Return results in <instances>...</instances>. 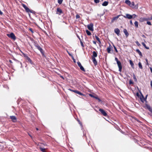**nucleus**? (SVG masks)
<instances>
[{
    "instance_id": "f257e3e1",
    "label": "nucleus",
    "mask_w": 152,
    "mask_h": 152,
    "mask_svg": "<svg viewBox=\"0 0 152 152\" xmlns=\"http://www.w3.org/2000/svg\"><path fill=\"white\" fill-rule=\"evenodd\" d=\"M34 46L38 49L40 52L42 54V56L43 57H45V56L44 53V51L43 49L39 45L37 42L36 41L34 42Z\"/></svg>"
},
{
    "instance_id": "f03ea898",
    "label": "nucleus",
    "mask_w": 152,
    "mask_h": 152,
    "mask_svg": "<svg viewBox=\"0 0 152 152\" xmlns=\"http://www.w3.org/2000/svg\"><path fill=\"white\" fill-rule=\"evenodd\" d=\"M22 7L27 12H30L32 13L34 15H35L36 12L32 10H30L28 7H27L25 4H22Z\"/></svg>"
},
{
    "instance_id": "7ed1b4c3",
    "label": "nucleus",
    "mask_w": 152,
    "mask_h": 152,
    "mask_svg": "<svg viewBox=\"0 0 152 152\" xmlns=\"http://www.w3.org/2000/svg\"><path fill=\"white\" fill-rule=\"evenodd\" d=\"M20 51L23 53L24 57L25 58V59L26 60L27 62H29L32 65H34V63L31 60L28 56L26 54L23 53L21 51Z\"/></svg>"
},
{
    "instance_id": "20e7f679",
    "label": "nucleus",
    "mask_w": 152,
    "mask_h": 152,
    "mask_svg": "<svg viewBox=\"0 0 152 152\" xmlns=\"http://www.w3.org/2000/svg\"><path fill=\"white\" fill-rule=\"evenodd\" d=\"M115 60L117 62V63L119 68V71L121 72L122 69V66L121 62L120 61H118V58L117 57H115Z\"/></svg>"
},
{
    "instance_id": "39448f33",
    "label": "nucleus",
    "mask_w": 152,
    "mask_h": 152,
    "mask_svg": "<svg viewBox=\"0 0 152 152\" xmlns=\"http://www.w3.org/2000/svg\"><path fill=\"white\" fill-rule=\"evenodd\" d=\"M145 102V105L144 106V107L145 109H147L149 110L151 112H152V108L151 107L150 105L148 104V102L147 100L144 101Z\"/></svg>"
},
{
    "instance_id": "423d86ee",
    "label": "nucleus",
    "mask_w": 152,
    "mask_h": 152,
    "mask_svg": "<svg viewBox=\"0 0 152 152\" xmlns=\"http://www.w3.org/2000/svg\"><path fill=\"white\" fill-rule=\"evenodd\" d=\"M7 35L9 37L11 38L13 40H15L16 39V37L15 35L12 32H11L10 34H7Z\"/></svg>"
},
{
    "instance_id": "0eeeda50",
    "label": "nucleus",
    "mask_w": 152,
    "mask_h": 152,
    "mask_svg": "<svg viewBox=\"0 0 152 152\" xmlns=\"http://www.w3.org/2000/svg\"><path fill=\"white\" fill-rule=\"evenodd\" d=\"M87 28L88 29L91 31H93V24L92 23H91L89 24H88L87 26Z\"/></svg>"
},
{
    "instance_id": "6e6552de",
    "label": "nucleus",
    "mask_w": 152,
    "mask_h": 152,
    "mask_svg": "<svg viewBox=\"0 0 152 152\" xmlns=\"http://www.w3.org/2000/svg\"><path fill=\"white\" fill-rule=\"evenodd\" d=\"M99 111L103 115L105 116H107V113L103 109H99Z\"/></svg>"
},
{
    "instance_id": "1a4fd4ad",
    "label": "nucleus",
    "mask_w": 152,
    "mask_h": 152,
    "mask_svg": "<svg viewBox=\"0 0 152 152\" xmlns=\"http://www.w3.org/2000/svg\"><path fill=\"white\" fill-rule=\"evenodd\" d=\"M122 16L125 18H128L129 19H131L132 18V15H131L129 14H126V15H123Z\"/></svg>"
},
{
    "instance_id": "9d476101",
    "label": "nucleus",
    "mask_w": 152,
    "mask_h": 152,
    "mask_svg": "<svg viewBox=\"0 0 152 152\" xmlns=\"http://www.w3.org/2000/svg\"><path fill=\"white\" fill-rule=\"evenodd\" d=\"M77 64H78V66L80 67V69L83 71L85 72V70L83 67V66L81 65V64L79 61H78L77 62Z\"/></svg>"
},
{
    "instance_id": "9b49d317",
    "label": "nucleus",
    "mask_w": 152,
    "mask_h": 152,
    "mask_svg": "<svg viewBox=\"0 0 152 152\" xmlns=\"http://www.w3.org/2000/svg\"><path fill=\"white\" fill-rule=\"evenodd\" d=\"M63 13L62 10L60 8H57L56 14H58L59 15H60Z\"/></svg>"
},
{
    "instance_id": "f8f14e48",
    "label": "nucleus",
    "mask_w": 152,
    "mask_h": 152,
    "mask_svg": "<svg viewBox=\"0 0 152 152\" xmlns=\"http://www.w3.org/2000/svg\"><path fill=\"white\" fill-rule=\"evenodd\" d=\"M10 118L14 122H15L17 120L16 117L14 115L10 116Z\"/></svg>"
},
{
    "instance_id": "ddd939ff",
    "label": "nucleus",
    "mask_w": 152,
    "mask_h": 152,
    "mask_svg": "<svg viewBox=\"0 0 152 152\" xmlns=\"http://www.w3.org/2000/svg\"><path fill=\"white\" fill-rule=\"evenodd\" d=\"M141 94V95L140 96L139 98L140 99L141 101L143 103V99H144V96L143 95L141 92H140Z\"/></svg>"
},
{
    "instance_id": "4468645a",
    "label": "nucleus",
    "mask_w": 152,
    "mask_h": 152,
    "mask_svg": "<svg viewBox=\"0 0 152 152\" xmlns=\"http://www.w3.org/2000/svg\"><path fill=\"white\" fill-rule=\"evenodd\" d=\"M115 32L118 35L120 34V31L118 28H115L114 29Z\"/></svg>"
},
{
    "instance_id": "2eb2a0df",
    "label": "nucleus",
    "mask_w": 152,
    "mask_h": 152,
    "mask_svg": "<svg viewBox=\"0 0 152 152\" xmlns=\"http://www.w3.org/2000/svg\"><path fill=\"white\" fill-rule=\"evenodd\" d=\"M74 92L78 94L81 95V96H85V95L84 94H83V93H82L80 92L77 91V90H76L74 91Z\"/></svg>"
},
{
    "instance_id": "dca6fc26",
    "label": "nucleus",
    "mask_w": 152,
    "mask_h": 152,
    "mask_svg": "<svg viewBox=\"0 0 152 152\" xmlns=\"http://www.w3.org/2000/svg\"><path fill=\"white\" fill-rule=\"evenodd\" d=\"M97 56V53L95 51L93 52V55L91 56L92 58H95Z\"/></svg>"
},
{
    "instance_id": "f3484780",
    "label": "nucleus",
    "mask_w": 152,
    "mask_h": 152,
    "mask_svg": "<svg viewBox=\"0 0 152 152\" xmlns=\"http://www.w3.org/2000/svg\"><path fill=\"white\" fill-rule=\"evenodd\" d=\"M93 62L94 65H96L97 64V62L95 58H92Z\"/></svg>"
},
{
    "instance_id": "a211bd4d",
    "label": "nucleus",
    "mask_w": 152,
    "mask_h": 152,
    "mask_svg": "<svg viewBox=\"0 0 152 152\" xmlns=\"http://www.w3.org/2000/svg\"><path fill=\"white\" fill-rule=\"evenodd\" d=\"M123 31L124 34H125V35L126 37H128L129 36V34L128 33V32L127 30L126 29H124L123 30Z\"/></svg>"
},
{
    "instance_id": "6ab92c4d",
    "label": "nucleus",
    "mask_w": 152,
    "mask_h": 152,
    "mask_svg": "<svg viewBox=\"0 0 152 152\" xmlns=\"http://www.w3.org/2000/svg\"><path fill=\"white\" fill-rule=\"evenodd\" d=\"M136 51L140 55V56H142V53L139 49H137L136 50Z\"/></svg>"
},
{
    "instance_id": "aec40b11",
    "label": "nucleus",
    "mask_w": 152,
    "mask_h": 152,
    "mask_svg": "<svg viewBox=\"0 0 152 152\" xmlns=\"http://www.w3.org/2000/svg\"><path fill=\"white\" fill-rule=\"evenodd\" d=\"M145 18L141 17L140 18L139 20L140 22H142L145 21Z\"/></svg>"
},
{
    "instance_id": "412c9836",
    "label": "nucleus",
    "mask_w": 152,
    "mask_h": 152,
    "mask_svg": "<svg viewBox=\"0 0 152 152\" xmlns=\"http://www.w3.org/2000/svg\"><path fill=\"white\" fill-rule=\"evenodd\" d=\"M108 2L107 1H104L102 4V5L104 6H106L108 5Z\"/></svg>"
},
{
    "instance_id": "4be33fe9",
    "label": "nucleus",
    "mask_w": 152,
    "mask_h": 152,
    "mask_svg": "<svg viewBox=\"0 0 152 152\" xmlns=\"http://www.w3.org/2000/svg\"><path fill=\"white\" fill-rule=\"evenodd\" d=\"M129 63H130V64L131 65L132 67L133 68H134V64L133 62H132V60H129Z\"/></svg>"
},
{
    "instance_id": "5701e85b",
    "label": "nucleus",
    "mask_w": 152,
    "mask_h": 152,
    "mask_svg": "<svg viewBox=\"0 0 152 152\" xmlns=\"http://www.w3.org/2000/svg\"><path fill=\"white\" fill-rule=\"evenodd\" d=\"M125 3L129 6L131 5V2L129 0H126L125 1Z\"/></svg>"
},
{
    "instance_id": "b1692460",
    "label": "nucleus",
    "mask_w": 152,
    "mask_h": 152,
    "mask_svg": "<svg viewBox=\"0 0 152 152\" xmlns=\"http://www.w3.org/2000/svg\"><path fill=\"white\" fill-rule=\"evenodd\" d=\"M95 37L96 39V40H97V41L99 42V44H101V42L100 41V40L99 38L96 35H95Z\"/></svg>"
},
{
    "instance_id": "393cba45",
    "label": "nucleus",
    "mask_w": 152,
    "mask_h": 152,
    "mask_svg": "<svg viewBox=\"0 0 152 152\" xmlns=\"http://www.w3.org/2000/svg\"><path fill=\"white\" fill-rule=\"evenodd\" d=\"M142 44L145 48H146L147 49H149V47H147L146 46L145 44V43L144 42H142Z\"/></svg>"
},
{
    "instance_id": "a878e982",
    "label": "nucleus",
    "mask_w": 152,
    "mask_h": 152,
    "mask_svg": "<svg viewBox=\"0 0 152 152\" xmlns=\"http://www.w3.org/2000/svg\"><path fill=\"white\" fill-rule=\"evenodd\" d=\"M39 149L42 152H46V151L45 150V148H43L42 147H40Z\"/></svg>"
},
{
    "instance_id": "bb28decb",
    "label": "nucleus",
    "mask_w": 152,
    "mask_h": 152,
    "mask_svg": "<svg viewBox=\"0 0 152 152\" xmlns=\"http://www.w3.org/2000/svg\"><path fill=\"white\" fill-rule=\"evenodd\" d=\"M134 24L136 28H137L138 27V23L137 21H135L134 23Z\"/></svg>"
},
{
    "instance_id": "cd10ccee",
    "label": "nucleus",
    "mask_w": 152,
    "mask_h": 152,
    "mask_svg": "<svg viewBox=\"0 0 152 152\" xmlns=\"http://www.w3.org/2000/svg\"><path fill=\"white\" fill-rule=\"evenodd\" d=\"M86 33L89 36V35H91V32L89 31H88V30L87 29L86 30Z\"/></svg>"
},
{
    "instance_id": "c85d7f7f",
    "label": "nucleus",
    "mask_w": 152,
    "mask_h": 152,
    "mask_svg": "<svg viewBox=\"0 0 152 152\" xmlns=\"http://www.w3.org/2000/svg\"><path fill=\"white\" fill-rule=\"evenodd\" d=\"M138 65H139V67L140 68V69H142V64H141V63L140 62H139L138 63Z\"/></svg>"
},
{
    "instance_id": "c756f323",
    "label": "nucleus",
    "mask_w": 152,
    "mask_h": 152,
    "mask_svg": "<svg viewBox=\"0 0 152 152\" xmlns=\"http://www.w3.org/2000/svg\"><path fill=\"white\" fill-rule=\"evenodd\" d=\"M107 50L108 53H110V51H111V48L110 47V46L107 48Z\"/></svg>"
},
{
    "instance_id": "7c9ffc66",
    "label": "nucleus",
    "mask_w": 152,
    "mask_h": 152,
    "mask_svg": "<svg viewBox=\"0 0 152 152\" xmlns=\"http://www.w3.org/2000/svg\"><path fill=\"white\" fill-rule=\"evenodd\" d=\"M133 118H134L135 120L138 123H141V122L140 121H139L137 118H136L135 117H133Z\"/></svg>"
},
{
    "instance_id": "2f4dec72",
    "label": "nucleus",
    "mask_w": 152,
    "mask_h": 152,
    "mask_svg": "<svg viewBox=\"0 0 152 152\" xmlns=\"http://www.w3.org/2000/svg\"><path fill=\"white\" fill-rule=\"evenodd\" d=\"M133 79H134V81L135 82H137V78L135 76V75L134 74L133 75Z\"/></svg>"
},
{
    "instance_id": "473e14b6",
    "label": "nucleus",
    "mask_w": 152,
    "mask_h": 152,
    "mask_svg": "<svg viewBox=\"0 0 152 152\" xmlns=\"http://www.w3.org/2000/svg\"><path fill=\"white\" fill-rule=\"evenodd\" d=\"M63 1V0H58V2L59 4H62Z\"/></svg>"
},
{
    "instance_id": "72a5a7b5",
    "label": "nucleus",
    "mask_w": 152,
    "mask_h": 152,
    "mask_svg": "<svg viewBox=\"0 0 152 152\" xmlns=\"http://www.w3.org/2000/svg\"><path fill=\"white\" fill-rule=\"evenodd\" d=\"M134 5V2H132L131 3V5H129L130 6L132 7Z\"/></svg>"
},
{
    "instance_id": "f704fd0d",
    "label": "nucleus",
    "mask_w": 152,
    "mask_h": 152,
    "mask_svg": "<svg viewBox=\"0 0 152 152\" xmlns=\"http://www.w3.org/2000/svg\"><path fill=\"white\" fill-rule=\"evenodd\" d=\"M132 18H134L137 16L135 14H133L132 15Z\"/></svg>"
},
{
    "instance_id": "c9c22d12",
    "label": "nucleus",
    "mask_w": 152,
    "mask_h": 152,
    "mask_svg": "<svg viewBox=\"0 0 152 152\" xmlns=\"http://www.w3.org/2000/svg\"><path fill=\"white\" fill-rule=\"evenodd\" d=\"M116 18H115V17H114L113 19H112V20H111V22H113L114 21L116 20Z\"/></svg>"
},
{
    "instance_id": "e433bc0d",
    "label": "nucleus",
    "mask_w": 152,
    "mask_h": 152,
    "mask_svg": "<svg viewBox=\"0 0 152 152\" xmlns=\"http://www.w3.org/2000/svg\"><path fill=\"white\" fill-rule=\"evenodd\" d=\"M95 3L97 4L99 2V0H94Z\"/></svg>"
},
{
    "instance_id": "4c0bfd02",
    "label": "nucleus",
    "mask_w": 152,
    "mask_h": 152,
    "mask_svg": "<svg viewBox=\"0 0 152 152\" xmlns=\"http://www.w3.org/2000/svg\"><path fill=\"white\" fill-rule=\"evenodd\" d=\"M147 24L151 26V22L150 21H147Z\"/></svg>"
},
{
    "instance_id": "58836bf2",
    "label": "nucleus",
    "mask_w": 152,
    "mask_h": 152,
    "mask_svg": "<svg viewBox=\"0 0 152 152\" xmlns=\"http://www.w3.org/2000/svg\"><path fill=\"white\" fill-rule=\"evenodd\" d=\"M80 43L81 44V45L83 47H84V45L83 43V42H82V40H80Z\"/></svg>"
},
{
    "instance_id": "ea45409f",
    "label": "nucleus",
    "mask_w": 152,
    "mask_h": 152,
    "mask_svg": "<svg viewBox=\"0 0 152 152\" xmlns=\"http://www.w3.org/2000/svg\"><path fill=\"white\" fill-rule=\"evenodd\" d=\"M147 96L148 95H147L145 97H144V99H143V102H144V101L147 100Z\"/></svg>"
},
{
    "instance_id": "a19ab883",
    "label": "nucleus",
    "mask_w": 152,
    "mask_h": 152,
    "mask_svg": "<svg viewBox=\"0 0 152 152\" xmlns=\"http://www.w3.org/2000/svg\"><path fill=\"white\" fill-rule=\"evenodd\" d=\"M151 17L150 18H145V21H147L148 20H151V19H150Z\"/></svg>"
},
{
    "instance_id": "79ce46f5",
    "label": "nucleus",
    "mask_w": 152,
    "mask_h": 152,
    "mask_svg": "<svg viewBox=\"0 0 152 152\" xmlns=\"http://www.w3.org/2000/svg\"><path fill=\"white\" fill-rule=\"evenodd\" d=\"M113 47H114V49L115 52L117 53L118 52V51L116 47L114 45H113Z\"/></svg>"
},
{
    "instance_id": "37998d69",
    "label": "nucleus",
    "mask_w": 152,
    "mask_h": 152,
    "mask_svg": "<svg viewBox=\"0 0 152 152\" xmlns=\"http://www.w3.org/2000/svg\"><path fill=\"white\" fill-rule=\"evenodd\" d=\"M135 43L138 46H139L140 45V44L139 43L138 41H136Z\"/></svg>"
},
{
    "instance_id": "c03bdc74",
    "label": "nucleus",
    "mask_w": 152,
    "mask_h": 152,
    "mask_svg": "<svg viewBox=\"0 0 152 152\" xmlns=\"http://www.w3.org/2000/svg\"><path fill=\"white\" fill-rule=\"evenodd\" d=\"M80 18V16L79 15L77 14L76 16V18L77 19Z\"/></svg>"
},
{
    "instance_id": "a18cd8bd",
    "label": "nucleus",
    "mask_w": 152,
    "mask_h": 152,
    "mask_svg": "<svg viewBox=\"0 0 152 152\" xmlns=\"http://www.w3.org/2000/svg\"><path fill=\"white\" fill-rule=\"evenodd\" d=\"M129 84H133V82L131 80L129 81Z\"/></svg>"
},
{
    "instance_id": "49530a36",
    "label": "nucleus",
    "mask_w": 152,
    "mask_h": 152,
    "mask_svg": "<svg viewBox=\"0 0 152 152\" xmlns=\"http://www.w3.org/2000/svg\"><path fill=\"white\" fill-rule=\"evenodd\" d=\"M89 96H90L91 97H93V98H94V96H95L94 95H93L92 94H89Z\"/></svg>"
},
{
    "instance_id": "de8ad7c7",
    "label": "nucleus",
    "mask_w": 152,
    "mask_h": 152,
    "mask_svg": "<svg viewBox=\"0 0 152 152\" xmlns=\"http://www.w3.org/2000/svg\"><path fill=\"white\" fill-rule=\"evenodd\" d=\"M145 60H146V64L148 65H149V63H148V59L147 58H146L145 59Z\"/></svg>"
},
{
    "instance_id": "09e8293b",
    "label": "nucleus",
    "mask_w": 152,
    "mask_h": 152,
    "mask_svg": "<svg viewBox=\"0 0 152 152\" xmlns=\"http://www.w3.org/2000/svg\"><path fill=\"white\" fill-rule=\"evenodd\" d=\"M29 30L32 33H33L34 32L33 31L32 28H30L29 29Z\"/></svg>"
},
{
    "instance_id": "8fccbe9b",
    "label": "nucleus",
    "mask_w": 152,
    "mask_h": 152,
    "mask_svg": "<svg viewBox=\"0 0 152 152\" xmlns=\"http://www.w3.org/2000/svg\"><path fill=\"white\" fill-rule=\"evenodd\" d=\"M130 24L132 26L133 25V24L132 23V20H130Z\"/></svg>"
},
{
    "instance_id": "3c124183",
    "label": "nucleus",
    "mask_w": 152,
    "mask_h": 152,
    "mask_svg": "<svg viewBox=\"0 0 152 152\" xmlns=\"http://www.w3.org/2000/svg\"><path fill=\"white\" fill-rule=\"evenodd\" d=\"M69 90L71 91H72V92H74V91H75V90H72L70 88H69L68 89Z\"/></svg>"
},
{
    "instance_id": "603ef678",
    "label": "nucleus",
    "mask_w": 152,
    "mask_h": 152,
    "mask_svg": "<svg viewBox=\"0 0 152 152\" xmlns=\"http://www.w3.org/2000/svg\"><path fill=\"white\" fill-rule=\"evenodd\" d=\"M136 95L138 97H139L140 95H139V93L138 92H137L136 94Z\"/></svg>"
},
{
    "instance_id": "864d4df0",
    "label": "nucleus",
    "mask_w": 152,
    "mask_h": 152,
    "mask_svg": "<svg viewBox=\"0 0 152 152\" xmlns=\"http://www.w3.org/2000/svg\"><path fill=\"white\" fill-rule=\"evenodd\" d=\"M79 121V124H80V126H82V123H81V122H80V121Z\"/></svg>"
},
{
    "instance_id": "5fc2aeb1",
    "label": "nucleus",
    "mask_w": 152,
    "mask_h": 152,
    "mask_svg": "<svg viewBox=\"0 0 152 152\" xmlns=\"http://www.w3.org/2000/svg\"><path fill=\"white\" fill-rule=\"evenodd\" d=\"M138 7V4H137L136 5H135V8L137 9Z\"/></svg>"
},
{
    "instance_id": "6e6d98bb",
    "label": "nucleus",
    "mask_w": 152,
    "mask_h": 152,
    "mask_svg": "<svg viewBox=\"0 0 152 152\" xmlns=\"http://www.w3.org/2000/svg\"><path fill=\"white\" fill-rule=\"evenodd\" d=\"M120 16V15H117V16L116 17H115V18H116V19H118V18Z\"/></svg>"
},
{
    "instance_id": "4d7b16f0",
    "label": "nucleus",
    "mask_w": 152,
    "mask_h": 152,
    "mask_svg": "<svg viewBox=\"0 0 152 152\" xmlns=\"http://www.w3.org/2000/svg\"><path fill=\"white\" fill-rule=\"evenodd\" d=\"M98 97V96H95L94 97V98H95L96 99H97V98Z\"/></svg>"
},
{
    "instance_id": "13d9d810",
    "label": "nucleus",
    "mask_w": 152,
    "mask_h": 152,
    "mask_svg": "<svg viewBox=\"0 0 152 152\" xmlns=\"http://www.w3.org/2000/svg\"><path fill=\"white\" fill-rule=\"evenodd\" d=\"M149 68L151 72L152 73V68L151 67H150Z\"/></svg>"
},
{
    "instance_id": "bf43d9fd",
    "label": "nucleus",
    "mask_w": 152,
    "mask_h": 152,
    "mask_svg": "<svg viewBox=\"0 0 152 152\" xmlns=\"http://www.w3.org/2000/svg\"><path fill=\"white\" fill-rule=\"evenodd\" d=\"M3 14V12L0 10V15H2Z\"/></svg>"
},
{
    "instance_id": "052dcab7",
    "label": "nucleus",
    "mask_w": 152,
    "mask_h": 152,
    "mask_svg": "<svg viewBox=\"0 0 152 152\" xmlns=\"http://www.w3.org/2000/svg\"><path fill=\"white\" fill-rule=\"evenodd\" d=\"M151 88H152V81H151Z\"/></svg>"
},
{
    "instance_id": "680f3d73",
    "label": "nucleus",
    "mask_w": 152,
    "mask_h": 152,
    "mask_svg": "<svg viewBox=\"0 0 152 152\" xmlns=\"http://www.w3.org/2000/svg\"><path fill=\"white\" fill-rule=\"evenodd\" d=\"M77 37L78 38V39H79L80 41V40H81L79 36L77 35Z\"/></svg>"
},
{
    "instance_id": "e2e57ef3",
    "label": "nucleus",
    "mask_w": 152,
    "mask_h": 152,
    "mask_svg": "<svg viewBox=\"0 0 152 152\" xmlns=\"http://www.w3.org/2000/svg\"><path fill=\"white\" fill-rule=\"evenodd\" d=\"M98 100L99 102H102V100H101V99L100 98Z\"/></svg>"
},
{
    "instance_id": "0e129e2a",
    "label": "nucleus",
    "mask_w": 152,
    "mask_h": 152,
    "mask_svg": "<svg viewBox=\"0 0 152 152\" xmlns=\"http://www.w3.org/2000/svg\"><path fill=\"white\" fill-rule=\"evenodd\" d=\"M93 43L94 44H96V41H93Z\"/></svg>"
},
{
    "instance_id": "69168bd1",
    "label": "nucleus",
    "mask_w": 152,
    "mask_h": 152,
    "mask_svg": "<svg viewBox=\"0 0 152 152\" xmlns=\"http://www.w3.org/2000/svg\"><path fill=\"white\" fill-rule=\"evenodd\" d=\"M142 37H144V38H146L145 36L144 35H142Z\"/></svg>"
},
{
    "instance_id": "338daca9",
    "label": "nucleus",
    "mask_w": 152,
    "mask_h": 152,
    "mask_svg": "<svg viewBox=\"0 0 152 152\" xmlns=\"http://www.w3.org/2000/svg\"><path fill=\"white\" fill-rule=\"evenodd\" d=\"M9 62L10 63H12V61L11 60H9Z\"/></svg>"
},
{
    "instance_id": "774afa93",
    "label": "nucleus",
    "mask_w": 152,
    "mask_h": 152,
    "mask_svg": "<svg viewBox=\"0 0 152 152\" xmlns=\"http://www.w3.org/2000/svg\"><path fill=\"white\" fill-rule=\"evenodd\" d=\"M28 134L31 137H32V136L30 134Z\"/></svg>"
}]
</instances>
